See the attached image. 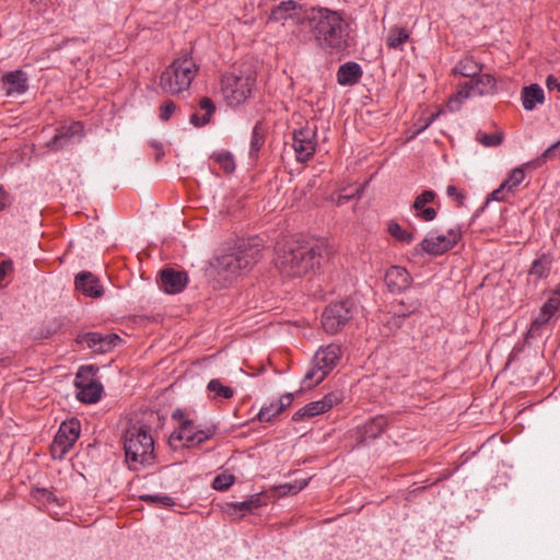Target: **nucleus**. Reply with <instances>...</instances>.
<instances>
[{
    "label": "nucleus",
    "mask_w": 560,
    "mask_h": 560,
    "mask_svg": "<svg viewBox=\"0 0 560 560\" xmlns=\"http://www.w3.org/2000/svg\"><path fill=\"white\" fill-rule=\"evenodd\" d=\"M275 266L285 278H300L322 268L334 255L328 240L315 236H289L275 246Z\"/></svg>",
    "instance_id": "f257e3e1"
},
{
    "label": "nucleus",
    "mask_w": 560,
    "mask_h": 560,
    "mask_svg": "<svg viewBox=\"0 0 560 560\" xmlns=\"http://www.w3.org/2000/svg\"><path fill=\"white\" fill-rule=\"evenodd\" d=\"M316 45L329 54H339L351 46L349 25L337 11L310 7L302 18Z\"/></svg>",
    "instance_id": "f03ea898"
},
{
    "label": "nucleus",
    "mask_w": 560,
    "mask_h": 560,
    "mask_svg": "<svg viewBox=\"0 0 560 560\" xmlns=\"http://www.w3.org/2000/svg\"><path fill=\"white\" fill-rule=\"evenodd\" d=\"M126 462L130 469L139 470L154 462V441L144 427L132 425L124 436Z\"/></svg>",
    "instance_id": "7ed1b4c3"
},
{
    "label": "nucleus",
    "mask_w": 560,
    "mask_h": 560,
    "mask_svg": "<svg viewBox=\"0 0 560 560\" xmlns=\"http://www.w3.org/2000/svg\"><path fill=\"white\" fill-rule=\"evenodd\" d=\"M197 71L198 66L194 59L188 55H184L175 59L162 72L160 86L166 93L178 94L190 86Z\"/></svg>",
    "instance_id": "20e7f679"
},
{
    "label": "nucleus",
    "mask_w": 560,
    "mask_h": 560,
    "mask_svg": "<svg viewBox=\"0 0 560 560\" xmlns=\"http://www.w3.org/2000/svg\"><path fill=\"white\" fill-rule=\"evenodd\" d=\"M256 82V74L250 68L234 69L221 79V89L226 104L236 107L250 96Z\"/></svg>",
    "instance_id": "39448f33"
},
{
    "label": "nucleus",
    "mask_w": 560,
    "mask_h": 560,
    "mask_svg": "<svg viewBox=\"0 0 560 560\" xmlns=\"http://www.w3.org/2000/svg\"><path fill=\"white\" fill-rule=\"evenodd\" d=\"M261 257V249L258 244L253 240V244L249 242L240 245L237 252L224 254L218 257L213 264L218 275L225 279L235 276L240 270L248 268L256 264Z\"/></svg>",
    "instance_id": "423d86ee"
},
{
    "label": "nucleus",
    "mask_w": 560,
    "mask_h": 560,
    "mask_svg": "<svg viewBox=\"0 0 560 560\" xmlns=\"http://www.w3.org/2000/svg\"><path fill=\"white\" fill-rule=\"evenodd\" d=\"M341 354V348L336 343L320 347L314 355L312 369L304 376L305 388H312L323 382L337 365Z\"/></svg>",
    "instance_id": "0eeeda50"
},
{
    "label": "nucleus",
    "mask_w": 560,
    "mask_h": 560,
    "mask_svg": "<svg viewBox=\"0 0 560 560\" xmlns=\"http://www.w3.org/2000/svg\"><path fill=\"white\" fill-rule=\"evenodd\" d=\"M495 91V80L489 74L476 75L459 86V90L450 97L447 108L458 112L463 102L471 96H482Z\"/></svg>",
    "instance_id": "6e6552de"
},
{
    "label": "nucleus",
    "mask_w": 560,
    "mask_h": 560,
    "mask_svg": "<svg viewBox=\"0 0 560 560\" xmlns=\"http://www.w3.org/2000/svg\"><path fill=\"white\" fill-rule=\"evenodd\" d=\"M354 310V303L350 300L330 303L322 314L324 330L330 335L340 331L353 317Z\"/></svg>",
    "instance_id": "1a4fd4ad"
},
{
    "label": "nucleus",
    "mask_w": 560,
    "mask_h": 560,
    "mask_svg": "<svg viewBox=\"0 0 560 560\" xmlns=\"http://www.w3.org/2000/svg\"><path fill=\"white\" fill-rule=\"evenodd\" d=\"M97 369L93 365L81 366L75 375L74 385L80 401L94 404L101 399L103 387L94 380Z\"/></svg>",
    "instance_id": "9d476101"
},
{
    "label": "nucleus",
    "mask_w": 560,
    "mask_h": 560,
    "mask_svg": "<svg viewBox=\"0 0 560 560\" xmlns=\"http://www.w3.org/2000/svg\"><path fill=\"white\" fill-rule=\"evenodd\" d=\"M214 434L211 428L199 429L192 420H183L177 431H174L168 440L172 447H177V443L183 442V446L195 447L209 440Z\"/></svg>",
    "instance_id": "9b49d317"
},
{
    "label": "nucleus",
    "mask_w": 560,
    "mask_h": 560,
    "mask_svg": "<svg viewBox=\"0 0 560 560\" xmlns=\"http://www.w3.org/2000/svg\"><path fill=\"white\" fill-rule=\"evenodd\" d=\"M80 431L81 424L78 419L72 418L63 421L50 445L52 458L61 459L79 439Z\"/></svg>",
    "instance_id": "f8f14e48"
},
{
    "label": "nucleus",
    "mask_w": 560,
    "mask_h": 560,
    "mask_svg": "<svg viewBox=\"0 0 560 560\" xmlns=\"http://www.w3.org/2000/svg\"><path fill=\"white\" fill-rule=\"evenodd\" d=\"M341 400V392H330L327 395H325L320 400L308 402L303 408L296 410L292 416V420L298 422L306 418H312L314 416L322 415L330 410L334 406L338 405Z\"/></svg>",
    "instance_id": "ddd939ff"
},
{
    "label": "nucleus",
    "mask_w": 560,
    "mask_h": 560,
    "mask_svg": "<svg viewBox=\"0 0 560 560\" xmlns=\"http://www.w3.org/2000/svg\"><path fill=\"white\" fill-rule=\"evenodd\" d=\"M308 9L310 7L300 1L285 0L271 9L268 20L270 22H281L293 19L296 24L305 25L306 21L302 18Z\"/></svg>",
    "instance_id": "4468645a"
},
{
    "label": "nucleus",
    "mask_w": 560,
    "mask_h": 560,
    "mask_svg": "<svg viewBox=\"0 0 560 560\" xmlns=\"http://www.w3.org/2000/svg\"><path fill=\"white\" fill-rule=\"evenodd\" d=\"M525 179V172L523 166L513 168L508 177L501 183V185L494 189L490 195L487 196L483 206L480 210L490 203L491 200L506 201L510 195H513L518 185Z\"/></svg>",
    "instance_id": "2eb2a0df"
},
{
    "label": "nucleus",
    "mask_w": 560,
    "mask_h": 560,
    "mask_svg": "<svg viewBox=\"0 0 560 560\" xmlns=\"http://www.w3.org/2000/svg\"><path fill=\"white\" fill-rule=\"evenodd\" d=\"M316 131L311 127H303L293 132V148L299 162H306L313 158L316 148Z\"/></svg>",
    "instance_id": "dca6fc26"
},
{
    "label": "nucleus",
    "mask_w": 560,
    "mask_h": 560,
    "mask_svg": "<svg viewBox=\"0 0 560 560\" xmlns=\"http://www.w3.org/2000/svg\"><path fill=\"white\" fill-rule=\"evenodd\" d=\"M121 341L116 334L102 335L98 332H85L75 338L79 345L86 343L94 353H106L114 349Z\"/></svg>",
    "instance_id": "f3484780"
},
{
    "label": "nucleus",
    "mask_w": 560,
    "mask_h": 560,
    "mask_svg": "<svg viewBox=\"0 0 560 560\" xmlns=\"http://www.w3.org/2000/svg\"><path fill=\"white\" fill-rule=\"evenodd\" d=\"M458 233L451 230L447 235H431L425 237L420 246L429 255L439 256L452 249L457 243Z\"/></svg>",
    "instance_id": "a211bd4d"
},
{
    "label": "nucleus",
    "mask_w": 560,
    "mask_h": 560,
    "mask_svg": "<svg viewBox=\"0 0 560 560\" xmlns=\"http://www.w3.org/2000/svg\"><path fill=\"white\" fill-rule=\"evenodd\" d=\"M188 281L185 271H178L172 268L163 269L160 272V287L170 294H175L184 290Z\"/></svg>",
    "instance_id": "6ab92c4d"
},
{
    "label": "nucleus",
    "mask_w": 560,
    "mask_h": 560,
    "mask_svg": "<svg viewBox=\"0 0 560 560\" xmlns=\"http://www.w3.org/2000/svg\"><path fill=\"white\" fill-rule=\"evenodd\" d=\"M2 84L8 96L21 95L28 90V77L21 69L10 71L3 74Z\"/></svg>",
    "instance_id": "aec40b11"
},
{
    "label": "nucleus",
    "mask_w": 560,
    "mask_h": 560,
    "mask_svg": "<svg viewBox=\"0 0 560 560\" xmlns=\"http://www.w3.org/2000/svg\"><path fill=\"white\" fill-rule=\"evenodd\" d=\"M82 132L83 126L80 121H74L69 126H62L47 142L46 147L51 151H59L67 147L75 135H81Z\"/></svg>",
    "instance_id": "412c9836"
},
{
    "label": "nucleus",
    "mask_w": 560,
    "mask_h": 560,
    "mask_svg": "<svg viewBox=\"0 0 560 560\" xmlns=\"http://www.w3.org/2000/svg\"><path fill=\"white\" fill-rule=\"evenodd\" d=\"M75 289L86 296L100 298L103 294V287L100 280L90 271H81L75 277Z\"/></svg>",
    "instance_id": "4be33fe9"
},
{
    "label": "nucleus",
    "mask_w": 560,
    "mask_h": 560,
    "mask_svg": "<svg viewBox=\"0 0 560 560\" xmlns=\"http://www.w3.org/2000/svg\"><path fill=\"white\" fill-rule=\"evenodd\" d=\"M385 282L389 291L401 292L409 287L411 277L406 268L392 266L385 273Z\"/></svg>",
    "instance_id": "5701e85b"
},
{
    "label": "nucleus",
    "mask_w": 560,
    "mask_h": 560,
    "mask_svg": "<svg viewBox=\"0 0 560 560\" xmlns=\"http://www.w3.org/2000/svg\"><path fill=\"white\" fill-rule=\"evenodd\" d=\"M294 396L291 393H287L282 395L278 401L271 402L269 406L262 407L258 415L257 419L260 422H270L278 415L284 411L288 407H290L293 402Z\"/></svg>",
    "instance_id": "b1692460"
},
{
    "label": "nucleus",
    "mask_w": 560,
    "mask_h": 560,
    "mask_svg": "<svg viewBox=\"0 0 560 560\" xmlns=\"http://www.w3.org/2000/svg\"><path fill=\"white\" fill-rule=\"evenodd\" d=\"M363 75L361 66L354 61L341 65L337 71V82L343 86L354 85Z\"/></svg>",
    "instance_id": "393cba45"
},
{
    "label": "nucleus",
    "mask_w": 560,
    "mask_h": 560,
    "mask_svg": "<svg viewBox=\"0 0 560 560\" xmlns=\"http://www.w3.org/2000/svg\"><path fill=\"white\" fill-rule=\"evenodd\" d=\"M388 424L385 416H376L366 421L362 427L358 428V434L360 435V442L365 440L376 439L380 436Z\"/></svg>",
    "instance_id": "a878e982"
},
{
    "label": "nucleus",
    "mask_w": 560,
    "mask_h": 560,
    "mask_svg": "<svg viewBox=\"0 0 560 560\" xmlns=\"http://www.w3.org/2000/svg\"><path fill=\"white\" fill-rule=\"evenodd\" d=\"M545 101L544 90L538 84L525 86L522 91V104L526 110H532Z\"/></svg>",
    "instance_id": "bb28decb"
},
{
    "label": "nucleus",
    "mask_w": 560,
    "mask_h": 560,
    "mask_svg": "<svg viewBox=\"0 0 560 560\" xmlns=\"http://www.w3.org/2000/svg\"><path fill=\"white\" fill-rule=\"evenodd\" d=\"M551 264L552 258L549 255L542 254L532 262L528 277L534 278L536 281L546 279L550 273Z\"/></svg>",
    "instance_id": "cd10ccee"
},
{
    "label": "nucleus",
    "mask_w": 560,
    "mask_h": 560,
    "mask_svg": "<svg viewBox=\"0 0 560 560\" xmlns=\"http://www.w3.org/2000/svg\"><path fill=\"white\" fill-rule=\"evenodd\" d=\"M482 70V66L478 63L472 57L466 56L460 59L454 67V74H459L472 79L478 75Z\"/></svg>",
    "instance_id": "c85d7f7f"
},
{
    "label": "nucleus",
    "mask_w": 560,
    "mask_h": 560,
    "mask_svg": "<svg viewBox=\"0 0 560 560\" xmlns=\"http://www.w3.org/2000/svg\"><path fill=\"white\" fill-rule=\"evenodd\" d=\"M199 107L205 112V114L199 116L197 113H194L190 116V122L196 127H202L209 124L215 112V105L209 97H202L199 102Z\"/></svg>",
    "instance_id": "c756f323"
},
{
    "label": "nucleus",
    "mask_w": 560,
    "mask_h": 560,
    "mask_svg": "<svg viewBox=\"0 0 560 560\" xmlns=\"http://www.w3.org/2000/svg\"><path fill=\"white\" fill-rule=\"evenodd\" d=\"M555 313L556 312H553L550 307H548L546 304H544L540 307L539 314L530 324V327L527 331V338L539 337L540 330L550 320V318L555 315Z\"/></svg>",
    "instance_id": "7c9ffc66"
},
{
    "label": "nucleus",
    "mask_w": 560,
    "mask_h": 560,
    "mask_svg": "<svg viewBox=\"0 0 560 560\" xmlns=\"http://www.w3.org/2000/svg\"><path fill=\"white\" fill-rule=\"evenodd\" d=\"M266 126L262 121H257L253 128L252 138H250V147H249V155L250 158H257L259 151L265 144L266 140Z\"/></svg>",
    "instance_id": "2f4dec72"
},
{
    "label": "nucleus",
    "mask_w": 560,
    "mask_h": 560,
    "mask_svg": "<svg viewBox=\"0 0 560 560\" xmlns=\"http://www.w3.org/2000/svg\"><path fill=\"white\" fill-rule=\"evenodd\" d=\"M409 39V33L404 27H393L389 30L386 44L392 49H402V45Z\"/></svg>",
    "instance_id": "473e14b6"
},
{
    "label": "nucleus",
    "mask_w": 560,
    "mask_h": 560,
    "mask_svg": "<svg viewBox=\"0 0 560 560\" xmlns=\"http://www.w3.org/2000/svg\"><path fill=\"white\" fill-rule=\"evenodd\" d=\"M207 389L209 393H212V398H224L230 399L234 395V390L232 387L223 385L219 378L211 380L208 385Z\"/></svg>",
    "instance_id": "72a5a7b5"
},
{
    "label": "nucleus",
    "mask_w": 560,
    "mask_h": 560,
    "mask_svg": "<svg viewBox=\"0 0 560 560\" xmlns=\"http://www.w3.org/2000/svg\"><path fill=\"white\" fill-rule=\"evenodd\" d=\"M220 167L228 174L234 172L235 162L233 155L228 151L215 152L211 156Z\"/></svg>",
    "instance_id": "f704fd0d"
},
{
    "label": "nucleus",
    "mask_w": 560,
    "mask_h": 560,
    "mask_svg": "<svg viewBox=\"0 0 560 560\" xmlns=\"http://www.w3.org/2000/svg\"><path fill=\"white\" fill-rule=\"evenodd\" d=\"M476 141H478L479 143L487 148L498 147L503 141V133H486L482 131H478L476 133Z\"/></svg>",
    "instance_id": "c9c22d12"
},
{
    "label": "nucleus",
    "mask_w": 560,
    "mask_h": 560,
    "mask_svg": "<svg viewBox=\"0 0 560 560\" xmlns=\"http://www.w3.org/2000/svg\"><path fill=\"white\" fill-rule=\"evenodd\" d=\"M234 510H238L243 513H250L253 510L262 505L261 498L259 494L250 497V499L243 502H235L230 504Z\"/></svg>",
    "instance_id": "e433bc0d"
},
{
    "label": "nucleus",
    "mask_w": 560,
    "mask_h": 560,
    "mask_svg": "<svg viewBox=\"0 0 560 560\" xmlns=\"http://www.w3.org/2000/svg\"><path fill=\"white\" fill-rule=\"evenodd\" d=\"M362 188L357 186L343 189L337 195L336 199L332 198V201L335 202L336 207H343L347 201L352 200L354 197H359Z\"/></svg>",
    "instance_id": "4c0bfd02"
},
{
    "label": "nucleus",
    "mask_w": 560,
    "mask_h": 560,
    "mask_svg": "<svg viewBox=\"0 0 560 560\" xmlns=\"http://www.w3.org/2000/svg\"><path fill=\"white\" fill-rule=\"evenodd\" d=\"M388 233L395 237L396 240L404 242V243H410L413 240V235L411 232H408L407 230H404L398 223L390 222L388 224Z\"/></svg>",
    "instance_id": "58836bf2"
},
{
    "label": "nucleus",
    "mask_w": 560,
    "mask_h": 560,
    "mask_svg": "<svg viewBox=\"0 0 560 560\" xmlns=\"http://www.w3.org/2000/svg\"><path fill=\"white\" fill-rule=\"evenodd\" d=\"M434 198L435 192L433 190H424L415 199L411 210H434L433 208H424L428 203L432 202Z\"/></svg>",
    "instance_id": "ea45409f"
},
{
    "label": "nucleus",
    "mask_w": 560,
    "mask_h": 560,
    "mask_svg": "<svg viewBox=\"0 0 560 560\" xmlns=\"http://www.w3.org/2000/svg\"><path fill=\"white\" fill-rule=\"evenodd\" d=\"M234 482V476L229 474L218 475L213 481L212 487L215 490L224 491Z\"/></svg>",
    "instance_id": "a19ab883"
},
{
    "label": "nucleus",
    "mask_w": 560,
    "mask_h": 560,
    "mask_svg": "<svg viewBox=\"0 0 560 560\" xmlns=\"http://www.w3.org/2000/svg\"><path fill=\"white\" fill-rule=\"evenodd\" d=\"M140 499L142 501L161 504L163 506H172V505H174L173 498H171L168 495H163V494H154V495L144 494V495H141Z\"/></svg>",
    "instance_id": "79ce46f5"
},
{
    "label": "nucleus",
    "mask_w": 560,
    "mask_h": 560,
    "mask_svg": "<svg viewBox=\"0 0 560 560\" xmlns=\"http://www.w3.org/2000/svg\"><path fill=\"white\" fill-rule=\"evenodd\" d=\"M446 194L450 198L454 199L456 208L465 207L464 200L465 195L462 190L457 189L454 185H448L446 188Z\"/></svg>",
    "instance_id": "37998d69"
},
{
    "label": "nucleus",
    "mask_w": 560,
    "mask_h": 560,
    "mask_svg": "<svg viewBox=\"0 0 560 560\" xmlns=\"http://www.w3.org/2000/svg\"><path fill=\"white\" fill-rule=\"evenodd\" d=\"M560 154V140L553 144H551L548 149H546L540 158H538L537 163L540 164L548 159L555 158Z\"/></svg>",
    "instance_id": "c03bdc74"
},
{
    "label": "nucleus",
    "mask_w": 560,
    "mask_h": 560,
    "mask_svg": "<svg viewBox=\"0 0 560 560\" xmlns=\"http://www.w3.org/2000/svg\"><path fill=\"white\" fill-rule=\"evenodd\" d=\"M560 154V140L553 144H551L548 149H546L540 158H538L537 163L540 164L548 159L555 158Z\"/></svg>",
    "instance_id": "a18cd8bd"
},
{
    "label": "nucleus",
    "mask_w": 560,
    "mask_h": 560,
    "mask_svg": "<svg viewBox=\"0 0 560 560\" xmlns=\"http://www.w3.org/2000/svg\"><path fill=\"white\" fill-rule=\"evenodd\" d=\"M176 109V104L173 101H166L160 106V118L168 120Z\"/></svg>",
    "instance_id": "49530a36"
},
{
    "label": "nucleus",
    "mask_w": 560,
    "mask_h": 560,
    "mask_svg": "<svg viewBox=\"0 0 560 560\" xmlns=\"http://www.w3.org/2000/svg\"><path fill=\"white\" fill-rule=\"evenodd\" d=\"M548 307H550L553 312H557L560 307V283L556 287V289L551 292V295L545 303Z\"/></svg>",
    "instance_id": "de8ad7c7"
},
{
    "label": "nucleus",
    "mask_w": 560,
    "mask_h": 560,
    "mask_svg": "<svg viewBox=\"0 0 560 560\" xmlns=\"http://www.w3.org/2000/svg\"><path fill=\"white\" fill-rule=\"evenodd\" d=\"M306 486V481H303L301 483H285L281 486L280 488L283 490L284 494L289 493H298Z\"/></svg>",
    "instance_id": "09e8293b"
},
{
    "label": "nucleus",
    "mask_w": 560,
    "mask_h": 560,
    "mask_svg": "<svg viewBox=\"0 0 560 560\" xmlns=\"http://www.w3.org/2000/svg\"><path fill=\"white\" fill-rule=\"evenodd\" d=\"M13 271V261L11 259L2 260L0 264V281L4 280L9 272Z\"/></svg>",
    "instance_id": "8fccbe9b"
},
{
    "label": "nucleus",
    "mask_w": 560,
    "mask_h": 560,
    "mask_svg": "<svg viewBox=\"0 0 560 560\" xmlns=\"http://www.w3.org/2000/svg\"><path fill=\"white\" fill-rule=\"evenodd\" d=\"M546 85H547V88L550 91L553 90V89L559 91V80H558V78L556 75H553V74H549L546 78Z\"/></svg>",
    "instance_id": "3c124183"
},
{
    "label": "nucleus",
    "mask_w": 560,
    "mask_h": 560,
    "mask_svg": "<svg viewBox=\"0 0 560 560\" xmlns=\"http://www.w3.org/2000/svg\"><path fill=\"white\" fill-rule=\"evenodd\" d=\"M420 306H421V303L419 301H415L410 308H408L406 311H401L399 314L401 316H408V315L415 313Z\"/></svg>",
    "instance_id": "603ef678"
},
{
    "label": "nucleus",
    "mask_w": 560,
    "mask_h": 560,
    "mask_svg": "<svg viewBox=\"0 0 560 560\" xmlns=\"http://www.w3.org/2000/svg\"><path fill=\"white\" fill-rule=\"evenodd\" d=\"M173 419L177 420L179 422V424L183 422V420H187L185 418V412L180 409H176L173 415H172Z\"/></svg>",
    "instance_id": "864d4df0"
},
{
    "label": "nucleus",
    "mask_w": 560,
    "mask_h": 560,
    "mask_svg": "<svg viewBox=\"0 0 560 560\" xmlns=\"http://www.w3.org/2000/svg\"><path fill=\"white\" fill-rule=\"evenodd\" d=\"M47 1L48 0H32L33 4L38 7V12H44L46 10Z\"/></svg>",
    "instance_id": "5fc2aeb1"
},
{
    "label": "nucleus",
    "mask_w": 560,
    "mask_h": 560,
    "mask_svg": "<svg viewBox=\"0 0 560 560\" xmlns=\"http://www.w3.org/2000/svg\"><path fill=\"white\" fill-rule=\"evenodd\" d=\"M152 145L156 150V160H160L164 155V150H163L162 144H160V143H152Z\"/></svg>",
    "instance_id": "6e6d98bb"
},
{
    "label": "nucleus",
    "mask_w": 560,
    "mask_h": 560,
    "mask_svg": "<svg viewBox=\"0 0 560 560\" xmlns=\"http://www.w3.org/2000/svg\"><path fill=\"white\" fill-rule=\"evenodd\" d=\"M424 221H431L435 218L436 212H419Z\"/></svg>",
    "instance_id": "4d7b16f0"
},
{
    "label": "nucleus",
    "mask_w": 560,
    "mask_h": 560,
    "mask_svg": "<svg viewBox=\"0 0 560 560\" xmlns=\"http://www.w3.org/2000/svg\"><path fill=\"white\" fill-rule=\"evenodd\" d=\"M5 191L2 186H0V210L7 207V203L4 201Z\"/></svg>",
    "instance_id": "13d9d810"
},
{
    "label": "nucleus",
    "mask_w": 560,
    "mask_h": 560,
    "mask_svg": "<svg viewBox=\"0 0 560 560\" xmlns=\"http://www.w3.org/2000/svg\"><path fill=\"white\" fill-rule=\"evenodd\" d=\"M38 493H40L43 495V498H45L47 501H50L52 499V493L43 489V490H37Z\"/></svg>",
    "instance_id": "bf43d9fd"
},
{
    "label": "nucleus",
    "mask_w": 560,
    "mask_h": 560,
    "mask_svg": "<svg viewBox=\"0 0 560 560\" xmlns=\"http://www.w3.org/2000/svg\"><path fill=\"white\" fill-rule=\"evenodd\" d=\"M432 120H433V118H432L428 124H425L424 128H425V127H429V124H430Z\"/></svg>",
    "instance_id": "052dcab7"
},
{
    "label": "nucleus",
    "mask_w": 560,
    "mask_h": 560,
    "mask_svg": "<svg viewBox=\"0 0 560 560\" xmlns=\"http://www.w3.org/2000/svg\"><path fill=\"white\" fill-rule=\"evenodd\" d=\"M559 92H560V81H559Z\"/></svg>",
    "instance_id": "680f3d73"
}]
</instances>
